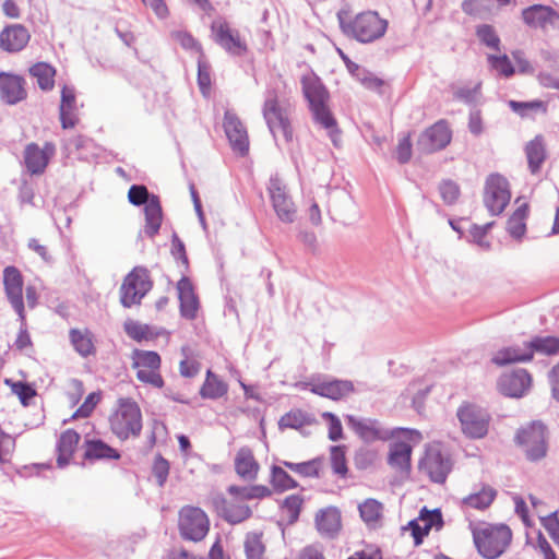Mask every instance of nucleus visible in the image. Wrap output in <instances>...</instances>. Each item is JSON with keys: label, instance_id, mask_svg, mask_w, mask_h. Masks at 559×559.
<instances>
[{"label": "nucleus", "instance_id": "f257e3e1", "mask_svg": "<svg viewBox=\"0 0 559 559\" xmlns=\"http://www.w3.org/2000/svg\"><path fill=\"white\" fill-rule=\"evenodd\" d=\"M301 83L314 123L326 131L334 146H340L341 130L329 106L328 90L318 78H304Z\"/></svg>", "mask_w": 559, "mask_h": 559}, {"label": "nucleus", "instance_id": "f03ea898", "mask_svg": "<svg viewBox=\"0 0 559 559\" xmlns=\"http://www.w3.org/2000/svg\"><path fill=\"white\" fill-rule=\"evenodd\" d=\"M475 547L485 559L502 556L512 540V531L506 524L469 523Z\"/></svg>", "mask_w": 559, "mask_h": 559}, {"label": "nucleus", "instance_id": "7ed1b4c3", "mask_svg": "<svg viewBox=\"0 0 559 559\" xmlns=\"http://www.w3.org/2000/svg\"><path fill=\"white\" fill-rule=\"evenodd\" d=\"M23 275L20 270L13 265L7 266L3 270V288L4 295L17 314L21 322L20 332L15 340V346L17 349H24L32 345L31 336L26 330V314L25 304L23 298Z\"/></svg>", "mask_w": 559, "mask_h": 559}, {"label": "nucleus", "instance_id": "20e7f679", "mask_svg": "<svg viewBox=\"0 0 559 559\" xmlns=\"http://www.w3.org/2000/svg\"><path fill=\"white\" fill-rule=\"evenodd\" d=\"M340 25L344 34L362 44L372 43L384 36L388 21L381 19L376 11H365L350 20L338 15Z\"/></svg>", "mask_w": 559, "mask_h": 559}, {"label": "nucleus", "instance_id": "39448f33", "mask_svg": "<svg viewBox=\"0 0 559 559\" xmlns=\"http://www.w3.org/2000/svg\"><path fill=\"white\" fill-rule=\"evenodd\" d=\"M262 114L275 140L282 135L286 142L292 141L290 105L286 100H281L274 90L266 91Z\"/></svg>", "mask_w": 559, "mask_h": 559}, {"label": "nucleus", "instance_id": "423d86ee", "mask_svg": "<svg viewBox=\"0 0 559 559\" xmlns=\"http://www.w3.org/2000/svg\"><path fill=\"white\" fill-rule=\"evenodd\" d=\"M128 200L133 205H144V233L150 238H153L159 231L163 222L159 198L155 194H151L145 186L133 185L129 189Z\"/></svg>", "mask_w": 559, "mask_h": 559}, {"label": "nucleus", "instance_id": "0eeeda50", "mask_svg": "<svg viewBox=\"0 0 559 559\" xmlns=\"http://www.w3.org/2000/svg\"><path fill=\"white\" fill-rule=\"evenodd\" d=\"M111 431L121 440L138 437L142 429V415L138 404L130 399H121L117 411L110 416Z\"/></svg>", "mask_w": 559, "mask_h": 559}, {"label": "nucleus", "instance_id": "6e6552de", "mask_svg": "<svg viewBox=\"0 0 559 559\" xmlns=\"http://www.w3.org/2000/svg\"><path fill=\"white\" fill-rule=\"evenodd\" d=\"M452 467L453 462L449 452L439 443L429 444L418 463L419 472L436 484H444Z\"/></svg>", "mask_w": 559, "mask_h": 559}, {"label": "nucleus", "instance_id": "1a4fd4ad", "mask_svg": "<svg viewBox=\"0 0 559 559\" xmlns=\"http://www.w3.org/2000/svg\"><path fill=\"white\" fill-rule=\"evenodd\" d=\"M150 273L145 267L135 266L120 286V302L124 308H131L141 304L145 295L152 289Z\"/></svg>", "mask_w": 559, "mask_h": 559}, {"label": "nucleus", "instance_id": "9d476101", "mask_svg": "<svg viewBox=\"0 0 559 559\" xmlns=\"http://www.w3.org/2000/svg\"><path fill=\"white\" fill-rule=\"evenodd\" d=\"M457 418L461 424L462 432L471 439H481L488 433L490 415L476 405L464 404L457 409Z\"/></svg>", "mask_w": 559, "mask_h": 559}, {"label": "nucleus", "instance_id": "9b49d317", "mask_svg": "<svg viewBox=\"0 0 559 559\" xmlns=\"http://www.w3.org/2000/svg\"><path fill=\"white\" fill-rule=\"evenodd\" d=\"M178 526L183 539L200 542L209 532L210 521L202 509L186 506L179 512Z\"/></svg>", "mask_w": 559, "mask_h": 559}, {"label": "nucleus", "instance_id": "f8f14e48", "mask_svg": "<svg viewBox=\"0 0 559 559\" xmlns=\"http://www.w3.org/2000/svg\"><path fill=\"white\" fill-rule=\"evenodd\" d=\"M515 440L523 448L527 460L538 461L545 457L547 453L546 427L540 421H534L521 429L516 433Z\"/></svg>", "mask_w": 559, "mask_h": 559}, {"label": "nucleus", "instance_id": "ddd939ff", "mask_svg": "<svg viewBox=\"0 0 559 559\" xmlns=\"http://www.w3.org/2000/svg\"><path fill=\"white\" fill-rule=\"evenodd\" d=\"M267 192L278 219L285 224L294 223L297 216V207L282 179L277 176H272L267 183Z\"/></svg>", "mask_w": 559, "mask_h": 559}, {"label": "nucleus", "instance_id": "4468645a", "mask_svg": "<svg viewBox=\"0 0 559 559\" xmlns=\"http://www.w3.org/2000/svg\"><path fill=\"white\" fill-rule=\"evenodd\" d=\"M511 193L508 180L499 175H490L485 185L484 203L491 215L501 214L509 204Z\"/></svg>", "mask_w": 559, "mask_h": 559}, {"label": "nucleus", "instance_id": "2eb2a0df", "mask_svg": "<svg viewBox=\"0 0 559 559\" xmlns=\"http://www.w3.org/2000/svg\"><path fill=\"white\" fill-rule=\"evenodd\" d=\"M211 34L213 40L231 56H243L248 50L239 31L231 28L223 19L212 22Z\"/></svg>", "mask_w": 559, "mask_h": 559}, {"label": "nucleus", "instance_id": "dca6fc26", "mask_svg": "<svg viewBox=\"0 0 559 559\" xmlns=\"http://www.w3.org/2000/svg\"><path fill=\"white\" fill-rule=\"evenodd\" d=\"M452 132L445 120H439L427 128L417 140V148L425 154L443 150L450 142Z\"/></svg>", "mask_w": 559, "mask_h": 559}, {"label": "nucleus", "instance_id": "f3484780", "mask_svg": "<svg viewBox=\"0 0 559 559\" xmlns=\"http://www.w3.org/2000/svg\"><path fill=\"white\" fill-rule=\"evenodd\" d=\"M223 126L233 151L241 156L246 155L249 151V138L239 117L234 111L226 110Z\"/></svg>", "mask_w": 559, "mask_h": 559}, {"label": "nucleus", "instance_id": "a211bd4d", "mask_svg": "<svg viewBox=\"0 0 559 559\" xmlns=\"http://www.w3.org/2000/svg\"><path fill=\"white\" fill-rule=\"evenodd\" d=\"M532 386V377L527 370L519 368L503 373L498 380L499 391L510 397H522Z\"/></svg>", "mask_w": 559, "mask_h": 559}, {"label": "nucleus", "instance_id": "6ab92c4d", "mask_svg": "<svg viewBox=\"0 0 559 559\" xmlns=\"http://www.w3.org/2000/svg\"><path fill=\"white\" fill-rule=\"evenodd\" d=\"M55 145L46 142L40 148L36 143H29L24 150V162L32 175H40L45 171L50 157L55 154Z\"/></svg>", "mask_w": 559, "mask_h": 559}, {"label": "nucleus", "instance_id": "aec40b11", "mask_svg": "<svg viewBox=\"0 0 559 559\" xmlns=\"http://www.w3.org/2000/svg\"><path fill=\"white\" fill-rule=\"evenodd\" d=\"M177 292L181 317L187 320L195 319L200 307V301L194 286L188 276H182L178 281Z\"/></svg>", "mask_w": 559, "mask_h": 559}, {"label": "nucleus", "instance_id": "412c9836", "mask_svg": "<svg viewBox=\"0 0 559 559\" xmlns=\"http://www.w3.org/2000/svg\"><path fill=\"white\" fill-rule=\"evenodd\" d=\"M346 421L348 427L365 442H373L376 440H385L389 438L386 430L382 429L379 421L371 418H359L354 415H347Z\"/></svg>", "mask_w": 559, "mask_h": 559}, {"label": "nucleus", "instance_id": "4be33fe9", "mask_svg": "<svg viewBox=\"0 0 559 559\" xmlns=\"http://www.w3.org/2000/svg\"><path fill=\"white\" fill-rule=\"evenodd\" d=\"M522 19L530 27L546 29L556 25L559 15L548 5L534 4L522 11Z\"/></svg>", "mask_w": 559, "mask_h": 559}, {"label": "nucleus", "instance_id": "5701e85b", "mask_svg": "<svg viewBox=\"0 0 559 559\" xmlns=\"http://www.w3.org/2000/svg\"><path fill=\"white\" fill-rule=\"evenodd\" d=\"M316 528L326 538H334L342 527L341 512L336 507L320 509L314 518Z\"/></svg>", "mask_w": 559, "mask_h": 559}, {"label": "nucleus", "instance_id": "b1692460", "mask_svg": "<svg viewBox=\"0 0 559 559\" xmlns=\"http://www.w3.org/2000/svg\"><path fill=\"white\" fill-rule=\"evenodd\" d=\"M25 81L13 74L0 73V95L8 105H15L27 96Z\"/></svg>", "mask_w": 559, "mask_h": 559}, {"label": "nucleus", "instance_id": "393cba45", "mask_svg": "<svg viewBox=\"0 0 559 559\" xmlns=\"http://www.w3.org/2000/svg\"><path fill=\"white\" fill-rule=\"evenodd\" d=\"M29 38V32L25 26L12 24L0 33V48L8 52H17L27 45Z\"/></svg>", "mask_w": 559, "mask_h": 559}, {"label": "nucleus", "instance_id": "a878e982", "mask_svg": "<svg viewBox=\"0 0 559 559\" xmlns=\"http://www.w3.org/2000/svg\"><path fill=\"white\" fill-rule=\"evenodd\" d=\"M532 349L530 341L523 342L521 345H512L498 350L491 361L497 366H506L515 362H526L532 360Z\"/></svg>", "mask_w": 559, "mask_h": 559}, {"label": "nucleus", "instance_id": "bb28decb", "mask_svg": "<svg viewBox=\"0 0 559 559\" xmlns=\"http://www.w3.org/2000/svg\"><path fill=\"white\" fill-rule=\"evenodd\" d=\"M310 391L323 397L341 400L354 392V384L349 380L321 381L312 383Z\"/></svg>", "mask_w": 559, "mask_h": 559}, {"label": "nucleus", "instance_id": "cd10ccee", "mask_svg": "<svg viewBox=\"0 0 559 559\" xmlns=\"http://www.w3.org/2000/svg\"><path fill=\"white\" fill-rule=\"evenodd\" d=\"M413 448L404 441L390 443L388 464L401 473H409Z\"/></svg>", "mask_w": 559, "mask_h": 559}, {"label": "nucleus", "instance_id": "c85d7f7f", "mask_svg": "<svg viewBox=\"0 0 559 559\" xmlns=\"http://www.w3.org/2000/svg\"><path fill=\"white\" fill-rule=\"evenodd\" d=\"M84 460L85 461H99V460H119L120 453L108 445L100 439L86 438L83 443Z\"/></svg>", "mask_w": 559, "mask_h": 559}, {"label": "nucleus", "instance_id": "c756f323", "mask_svg": "<svg viewBox=\"0 0 559 559\" xmlns=\"http://www.w3.org/2000/svg\"><path fill=\"white\" fill-rule=\"evenodd\" d=\"M75 103L74 87L64 85L61 90V103L59 107L60 121L63 129H70L76 124Z\"/></svg>", "mask_w": 559, "mask_h": 559}, {"label": "nucleus", "instance_id": "7c9ffc66", "mask_svg": "<svg viewBox=\"0 0 559 559\" xmlns=\"http://www.w3.org/2000/svg\"><path fill=\"white\" fill-rule=\"evenodd\" d=\"M79 441L80 435L72 429H68L60 435L57 443V464L59 467L62 468L69 464Z\"/></svg>", "mask_w": 559, "mask_h": 559}, {"label": "nucleus", "instance_id": "2f4dec72", "mask_svg": "<svg viewBox=\"0 0 559 559\" xmlns=\"http://www.w3.org/2000/svg\"><path fill=\"white\" fill-rule=\"evenodd\" d=\"M236 473L243 479L253 480L259 471V464L255 461L251 449L240 448L235 457Z\"/></svg>", "mask_w": 559, "mask_h": 559}, {"label": "nucleus", "instance_id": "473e14b6", "mask_svg": "<svg viewBox=\"0 0 559 559\" xmlns=\"http://www.w3.org/2000/svg\"><path fill=\"white\" fill-rule=\"evenodd\" d=\"M497 496L496 489L488 485H483L481 488L462 499L463 510L475 509L486 510L490 507Z\"/></svg>", "mask_w": 559, "mask_h": 559}, {"label": "nucleus", "instance_id": "72a5a7b5", "mask_svg": "<svg viewBox=\"0 0 559 559\" xmlns=\"http://www.w3.org/2000/svg\"><path fill=\"white\" fill-rule=\"evenodd\" d=\"M314 424H317L314 416L301 409H293L283 415L278 420L280 429H296L300 430L304 435L306 433L302 431V429Z\"/></svg>", "mask_w": 559, "mask_h": 559}, {"label": "nucleus", "instance_id": "f704fd0d", "mask_svg": "<svg viewBox=\"0 0 559 559\" xmlns=\"http://www.w3.org/2000/svg\"><path fill=\"white\" fill-rule=\"evenodd\" d=\"M361 520L370 528L380 526L383 506L376 499H367L358 506Z\"/></svg>", "mask_w": 559, "mask_h": 559}, {"label": "nucleus", "instance_id": "c9c22d12", "mask_svg": "<svg viewBox=\"0 0 559 559\" xmlns=\"http://www.w3.org/2000/svg\"><path fill=\"white\" fill-rule=\"evenodd\" d=\"M70 341L74 349L83 357H87L95 353L93 335L88 330L71 329Z\"/></svg>", "mask_w": 559, "mask_h": 559}, {"label": "nucleus", "instance_id": "e433bc0d", "mask_svg": "<svg viewBox=\"0 0 559 559\" xmlns=\"http://www.w3.org/2000/svg\"><path fill=\"white\" fill-rule=\"evenodd\" d=\"M528 167L532 174L539 171L546 157V151L540 136H536L525 147Z\"/></svg>", "mask_w": 559, "mask_h": 559}, {"label": "nucleus", "instance_id": "4c0bfd02", "mask_svg": "<svg viewBox=\"0 0 559 559\" xmlns=\"http://www.w3.org/2000/svg\"><path fill=\"white\" fill-rule=\"evenodd\" d=\"M528 215V205H520L510 216L507 223V230L515 239H521L526 231L525 221Z\"/></svg>", "mask_w": 559, "mask_h": 559}, {"label": "nucleus", "instance_id": "58836bf2", "mask_svg": "<svg viewBox=\"0 0 559 559\" xmlns=\"http://www.w3.org/2000/svg\"><path fill=\"white\" fill-rule=\"evenodd\" d=\"M32 76L36 78L37 84L43 91H50L55 85L56 70L46 62H37L29 69Z\"/></svg>", "mask_w": 559, "mask_h": 559}, {"label": "nucleus", "instance_id": "ea45409f", "mask_svg": "<svg viewBox=\"0 0 559 559\" xmlns=\"http://www.w3.org/2000/svg\"><path fill=\"white\" fill-rule=\"evenodd\" d=\"M532 357L534 354L557 355L559 354V336H534L530 340Z\"/></svg>", "mask_w": 559, "mask_h": 559}, {"label": "nucleus", "instance_id": "a19ab883", "mask_svg": "<svg viewBox=\"0 0 559 559\" xmlns=\"http://www.w3.org/2000/svg\"><path fill=\"white\" fill-rule=\"evenodd\" d=\"M263 534L249 532L243 542L246 559H266L265 545L262 540Z\"/></svg>", "mask_w": 559, "mask_h": 559}, {"label": "nucleus", "instance_id": "79ce46f5", "mask_svg": "<svg viewBox=\"0 0 559 559\" xmlns=\"http://www.w3.org/2000/svg\"><path fill=\"white\" fill-rule=\"evenodd\" d=\"M227 385L219 380L211 370L206 372V379L200 390L203 399L216 400L225 395Z\"/></svg>", "mask_w": 559, "mask_h": 559}, {"label": "nucleus", "instance_id": "37998d69", "mask_svg": "<svg viewBox=\"0 0 559 559\" xmlns=\"http://www.w3.org/2000/svg\"><path fill=\"white\" fill-rule=\"evenodd\" d=\"M420 521L424 522V526L423 532L415 535L416 545L421 543L424 536L428 535L429 531L433 526H437L439 528L443 524L441 512L438 509L433 511H421Z\"/></svg>", "mask_w": 559, "mask_h": 559}, {"label": "nucleus", "instance_id": "c03bdc74", "mask_svg": "<svg viewBox=\"0 0 559 559\" xmlns=\"http://www.w3.org/2000/svg\"><path fill=\"white\" fill-rule=\"evenodd\" d=\"M132 367L134 369H159L160 357L156 352L135 350Z\"/></svg>", "mask_w": 559, "mask_h": 559}, {"label": "nucleus", "instance_id": "a18cd8bd", "mask_svg": "<svg viewBox=\"0 0 559 559\" xmlns=\"http://www.w3.org/2000/svg\"><path fill=\"white\" fill-rule=\"evenodd\" d=\"M282 464L288 469L304 476V477H318L319 468L321 464L320 459H313L307 462L301 463H293L288 461H283Z\"/></svg>", "mask_w": 559, "mask_h": 559}, {"label": "nucleus", "instance_id": "49530a36", "mask_svg": "<svg viewBox=\"0 0 559 559\" xmlns=\"http://www.w3.org/2000/svg\"><path fill=\"white\" fill-rule=\"evenodd\" d=\"M271 483L275 489L281 491L298 486L297 481L283 467L276 465L272 467Z\"/></svg>", "mask_w": 559, "mask_h": 559}, {"label": "nucleus", "instance_id": "de8ad7c7", "mask_svg": "<svg viewBox=\"0 0 559 559\" xmlns=\"http://www.w3.org/2000/svg\"><path fill=\"white\" fill-rule=\"evenodd\" d=\"M252 512L250 508L246 504H227L224 508V518L227 522L231 524L241 523L242 521L249 519Z\"/></svg>", "mask_w": 559, "mask_h": 559}, {"label": "nucleus", "instance_id": "09e8293b", "mask_svg": "<svg viewBox=\"0 0 559 559\" xmlns=\"http://www.w3.org/2000/svg\"><path fill=\"white\" fill-rule=\"evenodd\" d=\"M304 499L299 495H290L286 497L282 503V510L287 514L288 523L297 522Z\"/></svg>", "mask_w": 559, "mask_h": 559}, {"label": "nucleus", "instance_id": "8fccbe9b", "mask_svg": "<svg viewBox=\"0 0 559 559\" xmlns=\"http://www.w3.org/2000/svg\"><path fill=\"white\" fill-rule=\"evenodd\" d=\"M330 459H331V465L332 469L335 474L340 475L341 477H345L347 474V464L345 459V451L344 447L341 445H333L330 449Z\"/></svg>", "mask_w": 559, "mask_h": 559}, {"label": "nucleus", "instance_id": "3c124183", "mask_svg": "<svg viewBox=\"0 0 559 559\" xmlns=\"http://www.w3.org/2000/svg\"><path fill=\"white\" fill-rule=\"evenodd\" d=\"M4 382L10 385L12 393L17 395L24 406H27L29 404V400L36 395L35 389H33L28 383L22 381L14 382L11 379H5Z\"/></svg>", "mask_w": 559, "mask_h": 559}, {"label": "nucleus", "instance_id": "603ef678", "mask_svg": "<svg viewBox=\"0 0 559 559\" xmlns=\"http://www.w3.org/2000/svg\"><path fill=\"white\" fill-rule=\"evenodd\" d=\"M476 35L478 39L487 47L492 48L495 50L500 49V38L491 25H478L476 28Z\"/></svg>", "mask_w": 559, "mask_h": 559}, {"label": "nucleus", "instance_id": "864d4df0", "mask_svg": "<svg viewBox=\"0 0 559 559\" xmlns=\"http://www.w3.org/2000/svg\"><path fill=\"white\" fill-rule=\"evenodd\" d=\"M543 527L547 531L552 540L559 544V519L558 511L539 516Z\"/></svg>", "mask_w": 559, "mask_h": 559}, {"label": "nucleus", "instance_id": "5fc2aeb1", "mask_svg": "<svg viewBox=\"0 0 559 559\" xmlns=\"http://www.w3.org/2000/svg\"><path fill=\"white\" fill-rule=\"evenodd\" d=\"M169 462L162 455H157L153 463V475L156 478V483L159 487H164L167 477L169 475Z\"/></svg>", "mask_w": 559, "mask_h": 559}, {"label": "nucleus", "instance_id": "6e6d98bb", "mask_svg": "<svg viewBox=\"0 0 559 559\" xmlns=\"http://www.w3.org/2000/svg\"><path fill=\"white\" fill-rule=\"evenodd\" d=\"M488 61L496 71L507 78L514 73V68L506 55L499 57L490 55Z\"/></svg>", "mask_w": 559, "mask_h": 559}, {"label": "nucleus", "instance_id": "4d7b16f0", "mask_svg": "<svg viewBox=\"0 0 559 559\" xmlns=\"http://www.w3.org/2000/svg\"><path fill=\"white\" fill-rule=\"evenodd\" d=\"M439 191H440L442 200L447 204L455 203L460 195L459 186L454 181H451V180L442 181L439 186Z\"/></svg>", "mask_w": 559, "mask_h": 559}, {"label": "nucleus", "instance_id": "13d9d810", "mask_svg": "<svg viewBox=\"0 0 559 559\" xmlns=\"http://www.w3.org/2000/svg\"><path fill=\"white\" fill-rule=\"evenodd\" d=\"M159 369H136V378L143 383L152 384L155 388H162L164 380L158 372Z\"/></svg>", "mask_w": 559, "mask_h": 559}, {"label": "nucleus", "instance_id": "bf43d9fd", "mask_svg": "<svg viewBox=\"0 0 559 559\" xmlns=\"http://www.w3.org/2000/svg\"><path fill=\"white\" fill-rule=\"evenodd\" d=\"M322 417L329 424V439L332 441H337L343 437V428L340 418L330 412H324Z\"/></svg>", "mask_w": 559, "mask_h": 559}, {"label": "nucleus", "instance_id": "052dcab7", "mask_svg": "<svg viewBox=\"0 0 559 559\" xmlns=\"http://www.w3.org/2000/svg\"><path fill=\"white\" fill-rule=\"evenodd\" d=\"M491 226L492 223H489L485 226L473 225L469 230L473 242H475L481 249L488 250L490 248V242L486 239V235Z\"/></svg>", "mask_w": 559, "mask_h": 559}, {"label": "nucleus", "instance_id": "680f3d73", "mask_svg": "<svg viewBox=\"0 0 559 559\" xmlns=\"http://www.w3.org/2000/svg\"><path fill=\"white\" fill-rule=\"evenodd\" d=\"M124 331L131 338L142 341L148 336V326L135 321H127L124 323Z\"/></svg>", "mask_w": 559, "mask_h": 559}, {"label": "nucleus", "instance_id": "e2e57ef3", "mask_svg": "<svg viewBox=\"0 0 559 559\" xmlns=\"http://www.w3.org/2000/svg\"><path fill=\"white\" fill-rule=\"evenodd\" d=\"M198 84L203 94H206L211 86L210 66L201 58L198 61Z\"/></svg>", "mask_w": 559, "mask_h": 559}, {"label": "nucleus", "instance_id": "0e129e2a", "mask_svg": "<svg viewBox=\"0 0 559 559\" xmlns=\"http://www.w3.org/2000/svg\"><path fill=\"white\" fill-rule=\"evenodd\" d=\"M412 157V142L409 135H405L399 141L396 147V158L399 163L405 164Z\"/></svg>", "mask_w": 559, "mask_h": 559}, {"label": "nucleus", "instance_id": "69168bd1", "mask_svg": "<svg viewBox=\"0 0 559 559\" xmlns=\"http://www.w3.org/2000/svg\"><path fill=\"white\" fill-rule=\"evenodd\" d=\"M15 447V440L7 432L0 437V463L8 462Z\"/></svg>", "mask_w": 559, "mask_h": 559}, {"label": "nucleus", "instance_id": "338daca9", "mask_svg": "<svg viewBox=\"0 0 559 559\" xmlns=\"http://www.w3.org/2000/svg\"><path fill=\"white\" fill-rule=\"evenodd\" d=\"M171 254L180 260L186 269L188 267L189 265V260H188V257H187V253H186V248H185V243L182 242V240L178 237V235L175 233L173 235V238H171Z\"/></svg>", "mask_w": 559, "mask_h": 559}, {"label": "nucleus", "instance_id": "774afa93", "mask_svg": "<svg viewBox=\"0 0 559 559\" xmlns=\"http://www.w3.org/2000/svg\"><path fill=\"white\" fill-rule=\"evenodd\" d=\"M171 37L178 41L185 49L198 48L201 50L198 41L193 38V36L185 31H175L171 33Z\"/></svg>", "mask_w": 559, "mask_h": 559}]
</instances>
